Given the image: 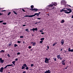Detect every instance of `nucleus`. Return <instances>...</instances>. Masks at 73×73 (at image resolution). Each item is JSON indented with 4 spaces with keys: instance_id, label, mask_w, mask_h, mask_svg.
Segmentation results:
<instances>
[{
    "instance_id": "50",
    "label": "nucleus",
    "mask_w": 73,
    "mask_h": 73,
    "mask_svg": "<svg viewBox=\"0 0 73 73\" xmlns=\"http://www.w3.org/2000/svg\"><path fill=\"white\" fill-rule=\"evenodd\" d=\"M41 33V34H42V35H43V34H44V33Z\"/></svg>"
},
{
    "instance_id": "30",
    "label": "nucleus",
    "mask_w": 73,
    "mask_h": 73,
    "mask_svg": "<svg viewBox=\"0 0 73 73\" xmlns=\"http://www.w3.org/2000/svg\"><path fill=\"white\" fill-rule=\"evenodd\" d=\"M54 61H56V58H54Z\"/></svg>"
},
{
    "instance_id": "52",
    "label": "nucleus",
    "mask_w": 73,
    "mask_h": 73,
    "mask_svg": "<svg viewBox=\"0 0 73 73\" xmlns=\"http://www.w3.org/2000/svg\"><path fill=\"white\" fill-rule=\"evenodd\" d=\"M68 68V66H67L66 67V68H65V69H67Z\"/></svg>"
},
{
    "instance_id": "44",
    "label": "nucleus",
    "mask_w": 73,
    "mask_h": 73,
    "mask_svg": "<svg viewBox=\"0 0 73 73\" xmlns=\"http://www.w3.org/2000/svg\"><path fill=\"white\" fill-rule=\"evenodd\" d=\"M40 32H43V31H42V30H40Z\"/></svg>"
},
{
    "instance_id": "53",
    "label": "nucleus",
    "mask_w": 73,
    "mask_h": 73,
    "mask_svg": "<svg viewBox=\"0 0 73 73\" xmlns=\"http://www.w3.org/2000/svg\"><path fill=\"white\" fill-rule=\"evenodd\" d=\"M4 11H6L5 10H2L1 11L2 12H4Z\"/></svg>"
},
{
    "instance_id": "61",
    "label": "nucleus",
    "mask_w": 73,
    "mask_h": 73,
    "mask_svg": "<svg viewBox=\"0 0 73 73\" xmlns=\"http://www.w3.org/2000/svg\"><path fill=\"white\" fill-rule=\"evenodd\" d=\"M72 18H73V15L72 16Z\"/></svg>"
},
{
    "instance_id": "45",
    "label": "nucleus",
    "mask_w": 73,
    "mask_h": 73,
    "mask_svg": "<svg viewBox=\"0 0 73 73\" xmlns=\"http://www.w3.org/2000/svg\"><path fill=\"white\" fill-rule=\"evenodd\" d=\"M18 60V59H17V58H16L15 59V61H17Z\"/></svg>"
},
{
    "instance_id": "39",
    "label": "nucleus",
    "mask_w": 73,
    "mask_h": 73,
    "mask_svg": "<svg viewBox=\"0 0 73 73\" xmlns=\"http://www.w3.org/2000/svg\"><path fill=\"white\" fill-rule=\"evenodd\" d=\"M28 48H29V49H31V46H30L28 47Z\"/></svg>"
},
{
    "instance_id": "40",
    "label": "nucleus",
    "mask_w": 73,
    "mask_h": 73,
    "mask_svg": "<svg viewBox=\"0 0 73 73\" xmlns=\"http://www.w3.org/2000/svg\"><path fill=\"white\" fill-rule=\"evenodd\" d=\"M28 29H26L25 30V31H27V32H28V31H28Z\"/></svg>"
},
{
    "instance_id": "8",
    "label": "nucleus",
    "mask_w": 73,
    "mask_h": 73,
    "mask_svg": "<svg viewBox=\"0 0 73 73\" xmlns=\"http://www.w3.org/2000/svg\"><path fill=\"white\" fill-rule=\"evenodd\" d=\"M0 61L1 63H3L4 62V60H2V58H0Z\"/></svg>"
},
{
    "instance_id": "3",
    "label": "nucleus",
    "mask_w": 73,
    "mask_h": 73,
    "mask_svg": "<svg viewBox=\"0 0 73 73\" xmlns=\"http://www.w3.org/2000/svg\"><path fill=\"white\" fill-rule=\"evenodd\" d=\"M44 62H46V64L47 63V64H48L49 62V59H48L47 58H46L45 59V60Z\"/></svg>"
},
{
    "instance_id": "28",
    "label": "nucleus",
    "mask_w": 73,
    "mask_h": 73,
    "mask_svg": "<svg viewBox=\"0 0 73 73\" xmlns=\"http://www.w3.org/2000/svg\"><path fill=\"white\" fill-rule=\"evenodd\" d=\"M3 25H6L7 24V23H3Z\"/></svg>"
},
{
    "instance_id": "9",
    "label": "nucleus",
    "mask_w": 73,
    "mask_h": 73,
    "mask_svg": "<svg viewBox=\"0 0 73 73\" xmlns=\"http://www.w3.org/2000/svg\"><path fill=\"white\" fill-rule=\"evenodd\" d=\"M3 70H4V68L2 67L0 69V72H3Z\"/></svg>"
},
{
    "instance_id": "33",
    "label": "nucleus",
    "mask_w": 73,
    "mask_h": 73,
    "mask_svg": "<svg viewBox=\"0 0 73 73\" xmlns=\"http://www.w3.org/2000/svg\"><path fill=\"white\" fill-rule=\"evenodd\" d=\"M40 43H41V44H42V43L43 42V41H40Z\"/></svg>"
},
{
    "instance_id": "21",
    "label": "nucleus",
    "mask_w": 73,
    "mask_h": 73,
    "mask_svg": "<svg viewBox=\"0 0 73 73\" xmlns=\"http://www.w3.org/2000/svg\"><path fill=\"white\" fill-rule=\"evenodd\" d=\"M13 65V64H8L7 65V66H12Z\"/></svg>"
},
{
    "instance_id": "47",
    "label": "nucleus",
    "mask_w": 73,
    "mask_h": 73,
    "mask_svg": "<svg viewBox=\"0 0 73 73\" xmlns=\"http://www.w3.org/2000/svg\"><path fill=\"white\" fill-rule=\"evenodd\" d=\"M52 9H54V7H53V8H52Z\"/></svg>"
},
{
    "instance_id": "24",
    "label": "nucleus",
    "mask_w": 73,
    "mask_h": 73,
    "mask_svg": "<svg viewBox=\"0 0 73 73\" xmlns=\"http://www.w3.org/2000/svg\"><path fill=\"white\" fill-rule=\"evenodd\" d=\"M25 68L24 66H22L21 69H25Z\"/></svg>"
},
{
    "instance_id": "55",
    "label": "nucleus",
    "mask_w": 73,
    "mask_h": 73,
    "mask_svg": "<svg viewBox=\"0 0 73 73\" xmlns=\"http://www.w3.org/2000/svg\"><path fill=\"white\" fill-rule=\"evenodd\" d=\"M38 24V22H36V23H35V24Z\"/></svg>"
},
{
    "instance_id": "25",
    "label": "nucleus",
    "mask_w": 73,
    "mask_h": 73,
    "mask_svg": "<svg viewBox=\"0 0 73 73\" xmlns=\"http://www.w3.org/2000/svg\"><path fill=\"white\" fill-rule=\"evenodd\" d=\"M44 40V38H41L40 39V40H41V41H43V40Z\"/></svg>"
},
{
    "instance_id": "58",
    "label": "nucleus",
    "mask_w": 73,
    "mask_h": 73,
    "mask_svg": "<svg viewBox=\"0 0 73 73\" xmlns=\"http://www.w3.org/2000/svg\"><path fill=\"white\" fill-rule=\"evenodd\" d=\"M60 60H62V57H60Z\"/></svg>"
},
{
    "instance_id": "5",
    "label": "nucleus",
    "mask_w": 73,
    "mask_h": 73,
    "mask_svg": "<svg viewBox=\"0 0 73 73\" xmlns=\"http://www.w3.org/2000/svg\"><path fill=\"white\" fill-rule=\"evenodd\" d=\"M36 15L37 16H39V14L38 13H36L34 15H32V17H34V16H36Z\"/></svg>"
},
{
    "instance_id": "31",
    "label": "nucleus",
    "mask_w": 73,
    "mask_h": 73,
    "mask_svg": "<svg viewBox=\"0 0 73 73\" xmlns=\"http://www.w3.org/2000/svg\"><path fill=\"white\" fill-rule=\"evenodd\" d=\"M11 44H12V43H11V44H8V45H9V46H11Z\"/></svg>"
},
{
    "instance_id": "10",
    "label": "nucleus",
    "mask_w": 73,
    "mask_h": 73,
    "mask_svg": "<svg viewBox=\"0 0 73 73\" xmlns=\"http://www.w3.org/2000/svg\"><path fill=\"white\" fill-rule=\"evenodd\" d=\"M32 11H35V12H36V11H37V10H38V9H32Z\"/></svg>"
},
{
    "instance_id": "6",
    "label": "nucleus",
    "mask_w": 73,
    "mask_h": 73,
    "mask_svg": "<svg viewBox=\"0 0 73 73\" xmlns=\"http://www.w3.org/2000/svg\"><path fill=\"white\" fill-rule=\"evenodd\" d=\"M61 45H63L64 44V39H62L61 41Z\"/></svg>"
},
{
    "instance_id": "22",
    "label": "nucleus",
    "mask_w": 73,
    "mask_h": 73,
    "mask_svg": "<svg viewBox=\"0 0 73 73\" xmlns=\"http://www.w3.org/2000/svg\"><path fill=\"white\" fill-rule=\"evenodd\" d=\"M4 52H5V51L3 50H1V51H0V53H4Z\"/></svg>"
},
{
    "instance_id": "20",
    "label": "nucleus",
    "mask_w": 73,
    "mask_h": 73,
    "mask_svg": "<svg viewBox=\"0 0 73 73\" xmlns=\"http://www.w3.org/2000/svg\"><path fill=\"white\" fill-rule=\"evenodd\" d=\"M65 22V21L64 20H62L61 22V23H64Z\"/></svg>"
},
{
    "instance_id": "43",
    "label": "nucleus",
    "mask_w": 73,
    "mask_h": 73,
    "mask_svg": "<svg viewBox=\"0 0 73 73\" xmlns=\"http://www.w3.org/2000/svg\"><path fill=\"white\" fill-rule=\"evenodd\" d=\"M47 48L48 49H46V50H48V49H49V46H47Z\"/></svg>"
},
{
    "instance_id": "2",
    "label": "nucleus",
    "mask_w": 73,
    "mask_h": 73,
    "mask_svg": "<svg viewBox=\"0 0 73 73\" xmlns=\"http://www.w3.org/2000/svg\"><path fill=\"white\" fill-rule=\"evenodd\" d=\"M66 9L67 10V11H69V12H65V13H67V14H68V13H71V12H72V10L70 9H68L66 8Z\"/></svg>"
},
{
    "instance_id": "12",
    "label": "nucleus",
    "mask_w": 73,
    "mask_h": 73,
    "mask_svg": "<svg viewBox=\"0 0 73 73\" xmlns=\"http://www.w3.org/2000/svg\"><path fill=\"white\" fill-rule=\"evenodd\" d=\"M44 73H50V70H48L45 72Z\"/></svg>"
},
{
    "instance_id": "26",
    "label": "nucleus",
    "mask_w": 73,
    "mask_h": 73,
    "mask_svg": "<svg viewBox=\"0 0 73 73\" xmlns=\"http://www.w3.org/2000/svg\"><path fill=\"white\" fill-rule=\"evenodd\" d=\"M25 69H26V70H28V69H29V67H26V68H25Z\"/></svg>"
},
{
    "instance_id": "38",
    "label": "nucleus",
    "mask_w": 73,
    "mask_h": 73,
    "mask_svg": "<svg viewBox=\"0 0 73 73\" xmlns=\"http://www.w3.org/2000/svg\"><path fill=\"white\" fill-rule=\"evenodd\" d=\"M17 55L19 54H20V52H17Z\"/></svg>"
},
{
    "instance_id": "41",
    "label": "nucleus",
    "mask_w": 73,
    "mask_h": 73,
    "mask_svg": "<svg viewBox=\"0 0 73 73\" xmlns=\"http://www.w3.org/2000/svg\"><path fill=\"white\" fill-rule=\"evenodd\" d=\"M3 21H0V23H3Z\"/></svg>"
},
{
    "instance_id": "62",
    "label": "nucleus",
    "mask_w": 73,
    "mask_h": 73,
    "mask_svg": "<svg viewBox=\"0 0 73 73\" xmlns=\"http://www.w3.org/2000/svg\"><path fill=\"white\" fill-rule=\"evenodd\" d=\"M40 23V21H39V22H38V23Z\"/></svg>"
},
{
    "instance_id": "48",
    "label": "nucleus",
    "mask_w": 73,
    "mask_h": 73,
    "mask_svg": "<svg viewBox=\"0 0 73 73\" xmlns=\"http://www.w3.org/2000/svg\"><path fill=\"white\" fill-rule=\"evenodd\" d=\"M23 27H25V26H26V25H23Z\"/></svg>"
},
{
    "instance_id": "42",
    "label": "nucleus",
    "mask_w": 73,
    "mask_h": 73,
    "mask_svg": "<svg viewBox=\"0 0 73 73\" xmlns=\"http://www.w3.org/2000/svg\"><path fill=\"white\" fill-rule=\"evenodd\" d=\"M7 56H8V57H10V55H9V54H8Z\"/></svg>"
},
{
    "instance_id": "29",
    "label": "nucleus",
    "mask_w": 73,
    "mask_h": 73,
    "mask_svg": "<svg viewBox=\"0 0 73 73\" xmlns=\"http://www.w3.org/2000/svg\"><path fill=\"white\" fill-rule=\"evenodd\" d=\"M16 46H17V45L16 44H15L14 45V47H16Z\"/></svg>"
},
{
    "instance_id": "4",
    "label": "nucleus",
    "mask_w": 73,
    "mask_h": 73,
    "mask_svg": "<svg viewBox=\"0 0 73 73\" xmlns=\"http://www.w3.org/2000/svg\"><path fill=\"white\" fill-rule=\"evenodd\" d=\"M30 31H37V28H36L35 29L34 28H33V29H31L30 30Z\"/></svg>"
},
{
    "instance_id": "7",
    "label": "nucleus",
    "mask_w": 73,
    "mask_h": 73,
    "mask_svg": "<svg viewBox=\"0 0 73 73\" xmlns=\"http://www.w3.org/2000/svg\"><path fill=\"white\" fill-rule=\"evenodd\" d=\"M65 60H64L62 62V64L63 65H65Z\"/></svg>"
},
{
    "instance_id": "32",
    "label": "nucleus",
    "mask_w": 73,
    "mask_h": 73,
    "mask_svg": "<svg viewBox=\"0 0 73 73\" xmlns=\"http://www.w3.org/2000/svg\"><path fill=\"white\" fill-rule=\"evenodd\" d=\"M20 38H24V36H20Z\"/></svg>"
},
{
    "instance_id": "16",
    "label": "nucleus",
    "mask_w": 73,
    "mask_h": 73,
    "mask_svg": "<svg viewBox=\"0 0 73 73\" xmlns=\"http://www.w3.org/2000/svg\"><path fill=\"white\" fill-rule=\"evenodd\" d=\"M15 62H16V61H13L12 62V64H14L15 66Z\"/></svg>"
},
{
    "instance_id": "57",
    "label": "nucleus",
    "mask_w": 73,
    "mask_h": 73,
    "mask_svg": "<svg viewBox=\"0 0 73 73\" xmlns=\"http://www.w3.org/2000/svg\"><path fill=\"white\" fill-rule=\"evenodd\" d=\"M15 13V15H17V13H16V12H15V13Z\"/></svg>"
},
{
    "instance_id": "14",
    "label": "nucleus",
    "mask_w": 73,
    "mask_h": 73,
    "mask_svg": "<svg viewBox=\"0 0 73 73\" xmlns=\"http://www.w3.org/2000/svg\"><path fill=\"white\" fill-rule=\"evenodd\" d=\"M32 17V15H26L24 17Z\"/></svg>"
},
{
    "instance_id": "49",
    "label": "nucleus",
    "mask_w": 73,
    "mask_h": 73,
    "mask_svg": "<svg viewBox=\"0 0 73 73\" xmlns=\"http://www.w3.org/2000/svg\"><path fill=\"white\" fill-rule=\"evenodd\" d=\"M22 10L23 12H25V10H24L23 9H22Z\"/></svg>"
},
{
    "instance_id": "54",
    "label": "nucleus",
    "mask_w": 73,
    "mask_h": 73,
    "mask_svg": "<svg viewBox=\"0 0 73 73\" xmlns=\"http://www.w3.org/2000/svg\"><path fill=\"white\" fill-rule=\"evenodd\" d=\"M13 13H16V12L15 11H13Z\"/></svg>"
},
{
    "instance_id": "37",
    "label": "nucleus",
    "mask_w": 73,
    "mask_h": 73,
    "mask_svg": "<svg viewBox=\"0 0 73 73\" xmlns=\"http://www.w3.org/2000/svg\"><path fill=\"white\" fill-rule=\"evenodd\" d=\"M31 66L32 67V66H33V64H31Z\"/></svg>"
},
{
    "instance_id": "1",
    "label": "nucleus",
    "mask_w": 73,
    "mask_h": 73,
    "mask_svg": "<svg viewBox=\"0 0 73 73\" xmlns=\"http://www.w3.org/2000/svg\"><path fill=\"white\" fill-rule=\"evenodd\" d=\"M57 5V3L56 2H52V4H51L50 5H48V7H53V5H54V6H56Z\"/></svg>"
},
{
    "instance_id": "63",
    "label": "nucleus",
    "mask_w": 73,
    "mask_h": 73,
    "mask_svg": "<svg viewBox=\"0 0 73 73\" xmlns=\"http://www.w3.org/2000/svg\"><path fill=\"white\" fill-rule=\"evenodd\" d=\"M68 6H69L70 7H71V6H70V5H68Z\"/></svg>"
},
{
    "instance_id": "56",
    "label": "nucleus",
    "mask_w": 73,
    "mask_h": 73,
    "mask_svg": "<svg viewBox=\"0 0 73 73\" xmlns=\"http://www.w3.org/2000/svg\"><path fill=\"white\" fill-rule=\"evenodd\" d=\"M0 15H3V14H1V13H0Z\"/></svg>"
},
{
    "instance_id": "23",
    "label": "nucleus",
    "mask_w": 73,
    "mask_h": 73,
    "mask_svg": "<svg viewBox=\"0 0 73 73\" xmlns=\"http://www.w3.org/2000/svg\"><path fill=\"white\" fill-rule=\"evenodd\" d=\"M57 42L54 43L53 44V46H55V45L56 44H57Z\"/></svg>"
},
{
    "instance_id": "51",
    "label": "nucleus",
    "mask_w": 73,
    "mask_h": 73,
    "mask_svg": "<svg viewBox=\"0 0 73 73\" xmlns=\"http://www.w3.org/2000/svg\"><path fill=\"white\" fill-rule=\"evenodd\" d=\"M37 19H38V20H40V19H41V18H37Z\"/></svg>"
},
{
    "instance_id": "18",
    "label": "nucleus",
    "mask_w": 73,
    "mask_h": 73,
    "mask_svg": "<svg viewBox=\"0 0 73 73\" xmlns=\"http://www.w3.org/2000/svg\"><path fill=\"white\" fill-rule=\"evenodd\" d=\"M60 57V54L58 55L57 56V58H58V59H59Z\"/></svg>"
},
{
    "instance_id": "13",
    "label": "nucleus",
    "mask_w": 73,
    "mask_h": 73,
    "mask_svg": "<svg viewBox=\"0 0 73 73\" xmlns=\"http://www.w3.org/2000/svg\"><path fill=\"white\" fill-rule=\"evenodd\" d=\"M65 1H61V4L62 5L63 4H64V3H65Z\"/></svg>"
},
{
    "instance_id": "17",
    "label": "nucleus",
    "mask_w": 73,
    "mask_h": 73,
    "mask_svg": "<svg viewBox=\"0 0 73 73\" xmlns=\"http://www.w3.org/2000/svg\"><path fill=\"white\" fill-rule=\"evenodd\" d=\"M23 66H24V67H27V65L26 64H24L23 65Z\"/></svg>"
},
{
    "instance_id": "27",
    "label": "nucleus",
    "mask_w": 73,
    "mask_h": 73,
    "mask_svg": "<svg viewBox=\"0 0 73 73\" xmlns=\"http://www.w3.org/2000/svg\"><path fill=\"white\" fill-rule=\"evenodd\" d=\"M31 8H34V6L33 5H31Z\"/></svg>"
},
{
    "instance_id": "15",
    "label": "nucleus",
    "mask_w": 73,
    "mask_h": 73,
    "mask_svg": "<svg viewBox=\"0 0 73 73\" xmlns=\"http://www.w3.org/2000/svg\"><path fill=\"white\" fill-rule=\"evenodd\" d=\"M31 44H33V46H35V45H36V42H31Z\"/></svg>"
},
{
    "instance_id": "59",
    "label": "nucleus",
    "mask_w": 73,
    "mask_h": 73,
    "mask_svg": "<svg viewBox=\"0 0 73 73\" xmlns=\"http://www.w3.org/2000/svg\"><path fill=\"white\" fill-rule=\"evenodd\" d=\"M62 48L60 50V51H62Z\"/></svg>"
},
{
    "instance_id": "11",
    "label": "nucleus",
    "mask_w": 73,
    "mask_h": 73,
    "mask_svg": "<svg viewBox=\"0 0 73 73\" xmlns=\"http://www.w3.org/2000/svg\"><path fill=\"white\" fill-rule=\"evenodd\" d=\"M68 52H72L73 51V49L71 50L70 49V48H68Z\"/></svg>"
},
{
    "instance_id": "60",
    "label": "nucleus",
    "mask_w": 73,
    "mask_h": 73,
    "mask_svg": "<svg viewBox=\"0 0 73 73\" xmlns=\"http://www.w3.org/2000/svg\"><path fill=\"white\" fill-rule=\"evenodd\" d=\"M41 13L40 12H39V13H38V14H39V15L40 13Z\"/></svg>"
},
{
    "instance_id": "36",
    "label": "nucleus",
    "mask_w": 73,
    "mask_h": 73,
    "mask_svg": "<svg viewBox=\"0 0 73 73\" xmlns=\"http://www.w3.org/2000/svg\"><path fill=\"white\" fill-rule=\"evenodd\" d=\"M7 67H8V66H7V65L5 67H4V68L6 69V68H7Z\"/></svg>"
},
{
    "instance_id": "34",
    "label": "nucleus",
    "mask_w": 73,
    "mask_h": 73,
    "mask_svg": "<svg viewBox=\"0 0 73 73\" xmlns=\"http://www.w3.org/2000/svg\"><path fill=\"white\" fill-rule=\"evenodd\" d=\"M11 13V12H9V13L8 14V15H10Z\"/></svg>"
},
{
    "instance_id": "35",
    "label": "nucleus",
    "mask_w": 73,
    "mask_h": 73,
    "mask_svg": "<svg viewBox=\"0 0 73 73\" xmlns=\"http://www.w3.org/2000/svg\"><path fill=\"white\" fill-rule=\"evenodd\" d=\"M18 43H20L21 42L20 41H17Z\"/></svg>"
},
{
    "instance_id": "64",
    "label": "nucleus",
    "mask_w": 73,
    "mask_h": 73,
    "mask_svg": "<svg viewBox=\"0 0 73 73\" xmlns=\"http://www.w3.org/2000/svg\"><path fill=\"white\" fill-rule=\"evenodd\" d=\"M12 66V67H14V66L13 65Z\"/></svg>"
},
{
    "instance_id": "19",
    "label": "nucleus",
    "mask_w": 73,
    "mask_h": 73,
    "mask_svg": "<svg viewBox=\"0 0 73 73\" xmlns=\"http://www.w3.org/2000/svg\"><path fill=\"white\" fill-rule=\"evenodd\" d=\"M63 11H67V10H66L62 9L60 11V12H62Z\"/></svg>"
},
{
    "instance_id": "46",
    "label": "nucleus",
    "mask_w": 73,
    "mask_h": 73,
    "mask_svg": "<svg viewBox=\"0 0 73 73\" xmlns=\"http://www.w3.org/2000/svg\"><path fill=\"white\" fill-rule=\"evenodd\" d=\"M23 73H26V71H24L23 72Z\"/></svg>"
}]
</instances>
